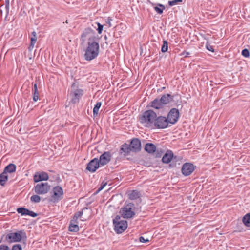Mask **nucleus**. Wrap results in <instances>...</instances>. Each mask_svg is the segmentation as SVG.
Instances as JSON below:
<instances>
[{
	"label": "nucleus",
	"instance_id": "39448f33",
	"mask_svg": "<svg viewBox=\"0 0 250 250\" xmlns=\"http://www.w3.org/2000/svg\"><path fill=\"white\" fill-rule=\"evenodd\" d=\"M133 206V204H129L121 208L120 213L124 218L129 219L134 216L135 213Z\"/></svg>",
	"mask_w": 250,
	"mask_h": 250
},
{
	"label": "nucleus",
	"instance_id": "79ce46f5",
	"mask_svg": "<svg viewBox=\"0 0 250 250\" xmlns=\"http://www.w3.org/2000/svg\"><path fill=\"white\" fill-rule=\"evenodd\" d=\"M36 42H30V44L29 45V46L28 47V49L29 51H32L34 47V45H35V44Z\"/></svg>",
	"mask_w": 250,
	"mask_h": 250
},
{
	"label": "nucleus",
	"instance_id": "473e14b6",
	"mask_svg": "<svg viewBox=\"0 0 250 250\" xmlns=\"http://www.w3.org/2000/svg\"><path fill=\"white\" fill-rule=\"evenodd\" d=\"M182 1V0H173L171 1H168V3L169 6H172L178 4L179 3H180Z\"/></svg>",
	"mask_w": 250,
	"mask_h": 250
},
{
	"label": "nucleus",
	"instance_id": "f704fd0d",
	"mask_svg": "<svg viewBox=\"0 0 250 250\" xmlns=\"http://www.w3.org/2000/svg\"><path fill=\"white\" fill-rule=\"evenodd\" d=\"M32 37L31 38V42H36L37 41L36 33L35 31L32 32Z\"/></svg>",
	"mask_w": 250,
	"mask_h": 250
},
{
	"label": "nucleus",
	"instance_id": "ea45409f",
	"mask_svg": "<svg viewBox=\"0 0 250 250\" xmlns=\"http://www.w3.org/2000/svg\"><path fill=\"white\" fill-rule=\"evenodd\" d=\"M139 241L140 242H142V243H146V242H148L149 241L148 239H145L143 236H141L139 238Z\"/></svg>",
	"mask_w": 250,
	"mask_h": 250
},
{
	"label": "nucleus",
	"instance_id": "49530a36",
	"mask_svg": "<svg viewBox=\"0 0 250 250\" xmlns=\"http://www.w3.org/2000/svg\"><path fill=\"white\" fill-rule=\"evenodd\" d=\"M112 21V19L110 18H108L107 19V21H106V23H107L109 25V27H111V21Z\"/></svg>",
	"mask_w": 250,
	"mask_h": 250
},
{
	"label": "nucleus",
	"instance_id": "9d476101",
	"mask_svg": "<svg viewBox=\"0 0 250 250\" xmlns=\"http://www.w3.org/2000/svg\"><path fill=\"white\" fill-rule=\"evenodd\" d=\"M83 91L81 89H76L72 90L70 93L71 97V102L74 103H77L79 101L81 97L83 95Z\"/></svg>",
	"mask_w": 250,
	"mask_h": 250
},
{
	"label": "nucleus",
	"instance_id": "412c9836",
	"mask_svg": "<svg viewBox=\"0 0 250 250\" xmlns=\"http://www.w3.org/2000/svg\"><path fill=\"white\" fill-rule=\"evenodd\" d=\"M131 151V150L129 145L125 143L121 146L120 152L121 154L123 153L124 155L126 156L128 155Z\"/></svg>",
	"mask_w": 250,
	"mask_h": 250
},
{
	"label": "nucleus",
	"instance_id": "0eeeda50",
	"mask_svg": "<svg viewBox=\"0 0 250 250\" xmlns=\"http://www.w3.org/2000/svg\"><path fill=\"white\" fill-rule=\"evenodd\" d=\"M50 186L47 183H39L34 188L35 192L37 194H45L49 191Z\"/></svg>",
	"mask_w": 250,
	"mask_h": 250
},
{
	"label": "nucleus",
	"instance_id": "dca6fc26",
	"mask_svg": "<svg viewBox=\"0 0 250 250\" xmlns=\"http://www.w3.org/2000/svg\"><path fill=\"white\" fill-rule=\"evenodd\" d=\"M49 176L48 174L45 172H37L34 176V181L35 182H39L42 181L48 180Z\"/></svg>",
	"mask_w": 250,
	"mask_h": 250
},
{
	"label": "nucleus",
	"instance_id": "a18cd8bd",
	"mask_svg": "<svg viewBox=\"0 0 250 250\" xmlns=\"http://www.w3.org/2000/svg\"><path fill=\"white\" fill-rule=\"evenodd\" d=\"M106 185V183H104V184H102L101 187L98 188V189L97 190V192H99L100 191H101V190H102L104 187L105 186V185Z\"/></svg>",
	"mask_w": 250,
	"mask_h": 250
},
{
	"label": "nucleus",
	"instance_id": "09e8293b",
	"mask_svg": "<svg viewBox=\"0 0 250 250\" xmlns=\"http://www.w3.org/2000/svg\"><path fill=\"white\" fill-rule=\"evenodd\" d=\"M5 8L6 10L7 14H8L9 11V5H5Z\"/></svg>",
	"mask_w": 250,
	"mask_h": 250
},
{
	"label": "nucleus",
	"instance_id": "f257e3e1",
	"mask_svg": "<svg viewBox=\"0 0 250 250\" xmlns=\"http://www.w3.org/2000/svg\"><path fill=\"white\" fill-rule=\"evenodd\" d=\"M99 53V44L98 41L95 38H91L87 41V46L85 50L84 59L90 61L95 59Z\"/></svg>",
	"mask_w": 250,
	"mask_h": 250
},
{
	"label": "nucleus",
	"instance_id": "bb28decb",
	"mask_svg": "<svg viewBox=\"0 0 250 250\" xmlns=\"http://www.w3.org/2000/svg\"><path fill=\"white\" fill-rule=\"evenodd\" d=\"M8 179L7 173L3 171L0 174V184L3 186Z\"/></svg>",
	"mask_w": 250,
	"mask_h": 250
},
{
	"label": "nucleus",
	"instance_id": "423d86ee",
	"mask_svg": "<svg viewBox=\"0 0 250 250\" xmlns=\"http://www.w3.org/2000/svg\"><path fill=\"white\" fill-rule=\"evenodd\" d=\"M63 195V190L60 186H56L53 188V194L49 200L52 203H57L61 200Z\"/></svg>",
	"mask_w": 250,
	"mask_h": 250
},
{
	"label": "nucleus",
	"instance_id": "4468645a",
	"mask_svg": "<svg viewBox=\"0 0 250 250\" xmlns=\"http://www.w3.org/2000/svg\"><path fill=\"white\" fill-rule=\"evenodd\" d=\"M194 170V167L191 163H185L182 167V172L185 176L190 175Z\"/></svg>",
	"mask_w": 250,
	"mask_h": 250
},
{
	"label": "nucleus",
	"instance_id": "de8ad7c7",
	"mask_svg": "<svg viewBox=\"0 0 250 250\" xmlns=\"http://www.w3.org/2000/svg\"><path fill=\"white\" fill-rule=\"evenodd\" d=\"M182 55H185V57H188L189 54H190V53L188 52H186V51H184L182 53Z\"/></svg>",
	"mask_w": 250,
	"mask_h": 250
},
{
	"label": "nucleus",
	"instance_id": "c756f323",
	"mask_svg": "<svg viewBox=\"0 0 250 250\" xmlns=\"http://www.w3.org/2000/svg\"><path fill=\"white\" fill-rule=\"evenodd\" d=\"M30 200L33 203H39L41 201V197L38 195H34L30 198Z\"/></svg>",
	"mask_w": 250,
	"mask_h": 250
},
{
	"label": "nucleus",
	"instance_id": "c85d7f7f",
	"mask_svg": "<svg viewBox=\"0 0 250 250\" xmlns=\"http://www.w3.org/2000/svg\"><path fill=\"white\" fill-rule=\"evenodd\" d=\"M102 105V103L101 102H98L96 103V104L95 105L94 108H93V116L94 117L97 116L98 115V112L100 108L101 107Z\"/></svg>",
	"mask_w": 250,
	"mask_h": 250
},
{
	"label": "nucleus",
	"instance_id": "c9c22d12",
	"mask_svg": "<svg viewBox=\"0 0 250 250\" xmlns=\"http://www.w3.org/2000/svg\"><path fill=\"white\" fill-rule=\"evenodd\" d=\"M242 54L243 56L248 57L250 55L249 51L247 49H243L242 51Z\"/></svg>",
	"mask_w": 250,
	"mask_h": 250
},
{
	"label": "nucleus",
	"instance_id": "2eb2a0df",
	"mask_svg": "<svg viewBox=\"0 0 250 250\" xmlns=\"http://www.w3.org/2000/svg\"><path fill=\"white\" fill-rule=\"evenodd\" d=\"M129 146L130 147L132 151H139L140 150L141 148V141L138 139H133L132 140Z\"/></svg>",
	"mask_w": 250,
	"mask_h": 250
},
{
	"label": "nucleus",
	"instance_id": "1a4fd4ad",
	"mask_svg": "<svg viewBox=\"0 0 250 250\" xmlns=\"http://www.w3.org/2000/svg\"><path fill=\"white\" fill-rule=\"evenodd\" d=\"M179 117V112L176 108H172L167 115V118L168 123L174 124L176 123Z\"/></svg>",
	"mask_w": 250,
	"mask_h": 250
},
{
	"label": "nucleus",
	"instance_id": "a19ab883",
	"mask_svg": "<svg viewBox=\"0 0 250 250\" xmlns=\"http://www.w3.org/2000/svg\"><path fill=\"white\" fill-rule=\"evenodd\" d=\"M36 42H30V44L29 45V46L28 47V49L29 51H32L34 47V45H35V44Z\"/></svg>",
	"mask_w": 250,
	"mask_h": 250
},
{
	"label": "nucleus",
	"instance_id": "20e7f679",
	"mask_svg": "<svg viewBox=\"0 0 250 250\" xmlns=\"http://www.w3.org/2000/svg\"><path fill=\"white\" fill-rule=\"evenodd\" d=\"M25 236V233L22 231L16 232H11L5 236V241L8 243H12L20 242L22 237Z\"/></svg>",
	"mask_w": 250,
	"mask_h": 250
},
{
	"label": "nucleus",
	"instance_id": "9b49d317",
	"mask_svg": "<svg viewBox=\"0 0 250 250\" xmlns=\"http://www.w3.org/2000/svg\"><path fill=\"white\" fill-rule=\"evenodd\" d=\"M92 38H94L96 41H98L94 35V31L91 28H86L81 35V40L83 42H84L87 39L88 41H89V40Z\"/></svg>",
	"mask_w": 250,
	"mask_h": 250
},
{
	"label": "nucleus",
	"instance_id": "f3484780",
	"mask_svg": "<svg viewBox=\"0 0 250 250\" xmlns=\"http://www.w3.org/2000/svg\"><path fill=\"white\" fill-rule=\"evenodd\" d=\"M147 3H149L152 6H153L155 12L160 15L163 13V11L166 8L164 5L161 3H155L152 2L149 0H147Z\"/></svg>",
	"mask_w": 250,
	"mask_h": 250
},
{
	"label": "nucleus",
	"instance_id": "a878e982",
	"mask_svg": "<svg viewBox=\"0 0 250 250\" xmlns=\"http://www.w3.org/2000/svg\"><path fill=\"white\" fill-rule=\"evenodd\" d=\"M69 230L71 232H77L79 230L78 223L70 222L69 226Z\"/></svg>",
	"mask_w": 250,
	"mask_h": 250
},
{
	"label": "nucleus",
	"instance_id": "4be33fe9",
	"mask_svg": "<svg viewBox=\"0 0 250 250\" xmlns=\"http://www.w3.org/2000/svg\"><path fill=\"white\" fill-rule=\"evenodd\" d=\"M160 99L156 98L151 103V106L156 109H162L164 107V105L161 103Z\"/></svg>",
	"mask_w": 250,
	"mask_h": 250
},
{
	"label": "nucleus",
	"instance_id": "393cba45",
	"mask_svg": "<svg viewBox=\"0 0 250 250\" xmlns=\"http://www.w3.org/2000/svg\"><path fill=\"white\" fill-rule=\"evenodd\" d=\"M16 167L14 164H10L7 166H6L4 170V171L7 173H12L16 170Z\"/></svg>",
	"mask_w": 250,
	"mask_h": 250
},
{
	"label": "nucleus",
	"instance_id": "b1692460",
	"mask_svg": "<svg viewBox=\"0 0 250 250\" xmlns=\"http://www.w3.org/2000/svg\"><path fill=\"white\" fill-rule=\"evenodd\" d=\"M32 92L33 95V100L34 102H36L39 99V95L37 83L34 84V87L32 89Z\"/></svg>",
	"mask_w": 250,
	"mask_h": 250
},
{
	"label": "nucleus",
	"instance_id": "aec40b11",
	"mask_svg": "<svg viewBox=\"0 0 250 250\" xmlns=\"http://www.w3.org/2000/svg\"><path fill=\"white\" fill-rule=\"evenodd\" d=\"M173 157V154L171 151H168L162 158V162L164 163L167 164L169 163Z\"/></svg>",
	"mask_w": 250,
	"mask_h": 250
},
{
	"label": "nucleus",
	"instance_id": "2f4dec72",
	"mask_svg": "<svg viewBox=\"0 0 250 250\" xmlns=\"http://www.w3.org/2000/svg\"><path fill=\"white\" fill-rule=\"evenodd\" d=\"M139 196V193L136 191H133L129 195V198L131 199H135Z\"/></svg>",
	"mask_w": 250,
	"mask_h": 250
},
{
	"label": "nucleus",
	"instance_id": "7ed1b4c3",
	"mask_svg": "<svg viewBox=\"0 0 250 250\" xmlns=\"http://www.w3.org/2000/svg\"><path fill=\"white\" fill-rule=\"evenodd\" d=\"M114 227V230L117 233L120 234L124 232L127 227V222L125 220H122L121 217L117 215L113 220Z\"/></svg>",
	"mask_w": 250,
	"mask_h": 250
},
{
	"label": "nucleus",
	"instance_id": "6e6552de",
	"mask_svg": "<svg viewBox=\"0 0 250 250\" xmlns=\"http://www.w3.org/2000/svg\"><path fill=\"white\" fill-rule=\"evenodd\" d=\"M168 122L166 117L160 116L157 117L156 116V121H155L154 128L163 129L166 128L168 126Z\"/></svg>",
	"mask_w": 250,
	"mask_h": 250
},
{
	"label": "nucleus",
	"instance_id": "6ab92c4d",
	"mask_svg": "<svg viewBox=\"0 0 250 250\" xmlns=\"http://www.w3.org/2000/svg\"><path fill=\"white\" fill-rule=\"evenodd\" d=\"M173 99V96L171 95L170 94H164L162 96L160 99L162 104L164 106L165 105L169 103Z\"/></svg>",
	"mask_w": 250,
	"mask_h": 250
},
{
	"label": "nucleus",
	"instance_id": "e433bc0d",
	"mask_svg": "<svg viewBox=\"0 0 250 250\" xmlns=\"http://www.w3.org/2000/svg\"><path fill=\"white\" fill-rule=\"evenodd\" d=\"M12 250H22V248L21 245L16 244L12 247Z\"/></svg>",
	"mask_w": 250,
	"mask_h": 250
},
{
	"label": "nucleus",
	"instance_id": "4c0bfd02",
	"mask_svg": "<svg viewBox=\"0 0 250 250\" xmlns=\"http://www.w3.org/2000/svg\"><path fill=\"white\" fill-rule=\"evenodd\" d=\"M206 47L208 50H209L212 52H214V50L213 47L211 45H210V44H209L208 43H207L206 44Z\"/></svg>",
	"mask_w": 250,
	"mask_h": 250
},
{
	"label": "nucleus",
	"instance_id": "c03bdc74",
	"mask_svg": "<svg viewBox=\"0 0 250 250\" xmlns=\"http://www.w3.org/2000/svg\"><path fill=\"white\" fill-rule=\"evenodd\" d=\"M78 218H78V217H77L76 216H75L74 215L73 217L72 220L71 221V222L74 223H78L77 220H78Z\"/></svg>",
	"mask_w": 250,
	"mask_h": 250
},
{
	"label": "nucleus",
	"instance_id": "58836bf2",
	"mask_svg": "<svg viewBox=\"0 0 250 250\" xmlns=\"http://www.w3.org/2000/svg\"><path fill=\"white\" fill-rule=\"evenodd\" d=\"M0 250H10V249L6 245H0Z\"/></svg>",
	"mask_w": 250,
	"mask_h": 250
},
{
	"label": "nucleus",
	"instance_id": "8fccbe9b",
	"mask_svg": "<svg viewBox=\"0 0 250 250\" xmlns=\"http://www.w3.org/2000/svg\"><path fill=\"white\" fill-rule=\"evenodd\" d=\"M9 0H5V5H9Z\"/></svg>",
	"mask_w": 250,
	"mask_h": 250
},
{
	"label": "nucleus",
	"instance_id": "a211bd4d",
	"mask_svg": "<svg viewBox=\"0 0 250 250\" xmlns=\"http://www.w3.org/2000/svg\"><path fill=\"white\" fill-rule=\"evenodd\" d=\"M17 211L18 213L21 214V215H29L33 217H35L37 216V213L23 207L18 208Z\"/></svg>",
	"mask_w": 250,
	"mask_h": 250
},
{
	"label": "nucleus",
	"instance_id": "5701e85b",
	"mask_svg": "<svg viewBox=\"0 0 250 250\" xmlns=\"http://www.w3.org/2000/svg\"><path fill=\"white\" fill-rule=\"evenodd\" d=\"M145 149L149 153H153L156 150V147L153 144L148 143L146 144Z\"/></svg>",
	"mask_w": 250,
	"mask_h": 250
},
{
	"label": "nucleus",
	"instance_id": "3c124183",
	"mask_svg": "<svg viewBox=\"0 0 250 250\" xmlns=\"http://www.w3.org/2000/svg\"><path fill=\"white\" fill-rule=\"evenodd\" d=\"M2 12L1 10H0V13H1L2 14Z\"/></svg>",
	"mask_w": 250,
	"mask_h": 250
},
{
	"label": "nucleus",
	"instance_id": "7c9ffc66",
	"mask_svg": "<svg viewBox=\"0 0 250 250\" xmlns=\"http://www.w3.org/2000/svg\"><path fill=\"white\" fill-rule=\"evenodd\" d=\"M168 49V42L167 41H163V43L161 47V51L162 52L165 53L167 51Z\"/></svg>",
	"mask_w": 250,
	"mask_h": 250
},
{
	"label": "nucleus",
	"instance_id": "72a5a7b5",
	"mask_svg": "<svg viewBox=\"0 0 250 250\" xmlns=\"http://www.w3.org/2000/svg\"><path fill=\"white\" fill-rule=\"evenodd\" d=\"M96 23V24H97V25H98V28H97V31H98V33L99 34H101V33H102V31H103V26L102 24H101L100 23H98V22H97V23Z\"/></svg>",
	"mask_w": 250,
	"mask_h": 250
},
{
	"label": "nucleus",
	"instance_id": "cd10ccee",
	"mask_svg": "<svg viewBox=\"0 0 250 250\" xmlns=\"http://www.w3.org/2000/svg\"><path fill=\"white\" fill-rule=\"evenodd\" d=\"M243 222L247 227H250V213H247L243 217Z\"/></svg>",
	"mask_w": 250,
	"mask_h": 250
},
{
	"label": "nucleus",
	"instance_id": "f8f14e48",
	"mask_svg": "<svg viewBox=\"0 0 250 250\" xmlns=\"http://www.w3.org/2000/svg\"><path fill=\"white\" fill-rule=\"evenodd\" d=\"M101 167L98 158H95L91 160L87 164L86 169L90 172H94Z\"/></svg>",
	"mask_w": 250,
	"mask_h": 250
},
{
	"label": "nucleus",
	"instance_id": "ddd939ff",
	"mask_svg": "<svg viewBox=\"0 0 250 250\" xmlns=\"http://www.w3.org/2000/svg\"><path fill=\"white\" fill-rule=\"evenodd\" d=\"M111 159V155L109 152H105L102 154L98 159L101 167L107 165L110 161Z\"/></svg>",
	"mask_w": 250,
	"mask_h": 250
},
{
	"label": "nucleus",
	"instance_id": "37998d69",
	"mask_svg": "<svg viewBox=\"0 0 250 250\" xmlns=\"http://www.w3.org/2000/svg\"><path fill=\"white\" fill-rule=\"evenodd\" d=\"M83 213V210L77 212L76 213H75V215L77 217H78V218H80L82 216Z\"/></svg>",
	"mask_w": 250,
	"mask_h": 250
},
{
	"label": "nucleus",
	"instance_id": "f03ea898",
	"mask_svg": "<svg viewBox=\"0 0 250 250\" xmlns=\"http://www.w3.org/2000/svg\"><path fill=\"white\" fill-rule=\"evenodd\" d=\"M156 115V113L152 110H146L140 117V123L145 127L154 129Z\"/></svg>",
	"mask_w": 250,
	"mask_h": 250
}]
</instances>
